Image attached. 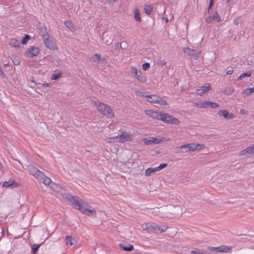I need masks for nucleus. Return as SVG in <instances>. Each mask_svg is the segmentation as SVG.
<instances>
[{
  "label": "nucleus",
  "instance_id": "obj_42",
  "mask_svg": "<svg viewBox=\"0 0 254 254\" xmlns=\"http://www.w3.org/2000/svg\"><path fill=\"white\" fill-rule=\"evenodd\" d=\"M114 49L115 50H119V49H122L121 46V43L118 42L114 45Z\"/></svg>",
  "mask_w": 254,
  "mask_h": 254
},
{
  "label": "nucleus",
  "instance_id": "obj_40",
  "mask_svg": "<svg viewBox=\"0 0 254 254\" xmlns=\"http://www.w3.org/2000/svg\"><path fill=\"white\" fill-rule=\"evenodd\" d=\"M121 46L123 50H126L128 47V44L126 41H123L121 43Z\"/></svg>",
  "mask_w": 254,
  "mask_h": 254
},
{
  "label": "nucleus",
  "instance_id": "obj_27",
  "mask_svg": "<svg viewBox=\"0 0 254 254\" xmlns=\"http://www.w3.org/2000/svg\"><path fill=\"white\" fill-rule=\"evenodd\" d=\"M83 213L86 214L88 215H91L93 213L95 216L96 215V211L94 210V208L92 207H91L90 209H88L87 208L86 211H85V212H84Z\"/></svg>",
  "mask_w": 254,
  "mask_h": 254
},
{
  "label": "nucleus",
  "instance_id": "obj_8",
  "mask_svg": "<svg viewBox=\"0 0 254 254\" xmlns=\"http://www.w3.org/2000/svg\"><path fill=\"white\" fill-rule=\"evenodd\" d=\"M133 135L131 133H128L126 131L122 132L120 135H117L116 138L120 142H124L125 141H130L133 139Z\"/></svg>",
  "mask_w": 254,
  "mask_h": 254
},
{
  "label": "nucleus",
  "instance_id": "obj_57",
  "mask_svg": "<svg viewBox=\"0 0 254 254\" xmlns=\"http://www.w3.org/2000/svg\"><path fill=\"white\" fill-rule=\"evenodd\" d=\"M43 85L44 86L48 87L49 86V83H44V84H43Z\"/></svg>",
  "mask_w": 254,
  "mask_h": 254
},
{
  "label": "nucleus",
  "instance_id": "obj_9",
  "mask_svg": "<svg viewBox=\"0 0 254 254\" xmlns=\"http://www.w3.org/2000/svg\"><path fill=\"white\" fill-rule=\"evenodd\" d=\"M45 46L49 49L53 51L57 50L58 47L56 45L54 39L52 37H50V35L48 37L43 39Z\"/></svg>",
  "mask_w": 254,
  "mask_h": 254
},
{
  "label": "nucleus",
  "instance_id": "obj_52",
  "mask_svg": "<svg viewBox=\"0 0 254 254\" xmlns=\"http://www.w3.org/2000/svg\"><path fill=\"white\" fill-rule=\"evenodd\" d=\"M233 72V68H230V69L227 70V71H226V74L227 75H231L232 74Z\"/></svg>",
  "mask_w": 254,
  "mask_h": 254
},
{
  "label": "nucleus",
  "instance_id": "obj_2",
  "mask_svg": "<svg viewBox=\"0 0 254 254\" xmlns=\"http://www.w3.org/2000/svg\"><path fill=\"white\" fill-rule=\"evenodd\" d=\"M28 171L29 173L34 176L39 181L43 183L45 185L50 184L51 179L46 176L44 174L39 170L37 168L33 166H29Z\"/></svg>",
  "mask_w": 254,
  "mask_h": 254
},
{
  "label": "nucleus",
  "instance_id": "obj_34",
  "mask_svg": "<svg viewBox=\"0 0 254 254\" xmlns=\"http://www.w3.org/2000/svg\"><path fill=\"white\" fill-rule=\"evenodd\" d=\"M212 17H213L214 20H215L217 22L220 21V20H221L220 16L219 14V13H217V12H215L214 13H213Z\"/></svg>",
  "mask_w": 254,
  "mask_h": 254
},
{
  "label": "nucleus",
  "instance_id": "obj_13",
  "mask_svg": "<svg viewBox=\"0 0 254 254\" xmlns=\"http://www.w3.org/2000/svg\"><path fill=\"white\" fill-rule=\"evenodd\" d=\"M119 247L125 251L130 252L134 249L133 245L125 242V243H120L119 245Z\"/></svg>",
  "mask_w": 254,
  "mask_h": 254
},
{
  "label": "nucleus",
  "instance_id": "obj_14",
  "mask_svg": "<svg viewBox=\"0 0 254 254\" xmlns=\"http://www.w3.org/2000/svg\"><path fill=\"white\" fill-rule=\"evenodd\" d=\"M218 115L220 117H223L226 119H231L233 118V115L229 113L226 110H221L218 112Z\"/></svg>",
  "mask_w": 254,
  "mask_h": 254
},
{
  "label": "nucleus",
  "instance_id": "obj_59",
  "mask_svg": "<svg viewBox=\"0 0 254 254\" xmlns=\"http://www.w3.org/2000/svg\"><path fill=\"white\" fill-rule=\"evenodd\" d=\"M244 110H242L241 111V113L242 114H244Z\"/></svg>",
  "mask_w": 254,
  "mask_h": 254
},
{
  "label": "nucleus",
  "instance_id": "obj_28",
  "mask_svg": "<svg viewBox=\"0 0 254 254\" xmlns=\"http://www.w3.org/2000/svg\"><path fill=\"white\" fill-rule=\"evenodd\" d=\"M11 59L13 61L14 64L17 65L20 64V61L18 57L15 55H12L11 57Z\"/></svg>",
  "mask_w": 254,
  "mask_h": 254
},
{
  "label": "nucleus",
  "instance_id": "obj_41",
  "mask_svg": "<svg viewBox=\"0 0 254 254\" xmlns=\"http://www.w3.org/2000/svg\"><path fill=\"white\" fill-rule=\"evenodd\" d=\"M157 64L161 66V67H164V66L166 65V63L165 61L164 60H160L157 62Z\"/></svg>",
  "mask_w": 254,
  "mask_h": 254
},
{
  "label": "nucleus",
  "instance_id": "obj_54",
  "mask_svg": "<svg viewBox=\"0 0 254 254\" xmlns=\"http://www.w3.org/2000/svg\"><path fill=\"white\" fill-rule=\"evenodd\" d=\"M191 253L192 254H201L202 252H200V251L197 250H192L191 251Z\"/></svg>",
  "mask_w": 254,
  "mask_h": 254
},
{
  "label": "nucleus",
  "instance_id": "obj_29",
  "mask_svg": "<svg viewBox=\"0 0 254 254\" xmlns=\"http://www.w3.org/2000/svg\"><path fill=\"white\" fill-rule=\"evenodd\" d=\"M64 24L65 25L66 27L68 28L70 31H74L75 28L74 27V25L73 24L68 21H65L64 22Z\"/></svg>",
  "mask_w": 254,
  "mask_h": 254
},
{
  "label": "nucleus",
  "instance_id": "obj_30",
  "mask_svg": "<svg viewBox=\"0 0 254 254\" xmlns=\"http://www.w3.org/2000/svg\"><path fill=\"white\" fill-rule=\"evenodd\" d=\"M144 9L145 13L148 14L152 11V7L151 5L146 4L144 5Z\"/></svg>",
  "mask_w": 254,
  "mask_h": 254
},
{
  "label": "nucleus",
  "instance_id": "obj_17",
  "mask_svg": "<svg viewBox=\"0 0 254 254\" xmlns=\"http://www.w3.org/2000/svg\"><path fill=\"white\" fill-rule=\"evenodd\" d=\"M2 186L5 188H14L18 187V184L12 180H9L3 183Z\"/></svg>",
  "mask_w": 254,
  "mask_h": 254
},
{
  "label": "nucleus",
  "instance_id": "obj_6",
  "mask_svg": "<svg viewBox=\"0 0 254 254\" xmlns=\"http://www.w3.org/2000/svg\"><path fill=\"white\" fill-rule=\"evenodd\" d=\"M130 72L132 77L135 78L139 82L145 83L147 81L145 76L142 75L141 71L138 70L136 67L134 66H131L130 67Z\"/></svg>",
  "mask_w": 254,
  "mask_h": 254
},
{
  "label": "nucleus",
  "instance_id": "obj_37",
  "mask_svg": "<svg viewBox=\"0 0 254 254\" xmlns=\"http://www.w3.org/2000/svg\"><path fill=\"white\" fill-rule=\"evenodd\" d=\"M30 39V36L28 35H25V36L23 38L21 43L23 45H25L28 41Z\"/></svg>",
  "mask_w": 254,
  "mask_h": 254
},
{
  "label": "nucleus",
  "instance_id": "obj_10",
  "mask_svg": "<svg viewBox=\"0 0 254 254\" xmlns=\"http://www.w3.org/2000/svg\"><path fill=\"white\" fill-rule=\"evenodd\" d=\"M183 51L186 54L190 55L194 59H196L200 54V51L191 49L187 47L184 48Z\"/></svg>",
  "mask_w": 254,
  "mask_h": 254
},
{
  "label": "nucleus",
  "instance_id": "obj_51",
  "mask_svg": "<svg viewBox=\"0 0 254 254\" xmlns=\"http://www.w3.org/2000/svg\"><path fill=\"white\" fill-rule=\"evenodd\" d=\"M143 140L146 144H150L152 143V139H147V138H145Z\"/></svg>",
  "mask_w": 254,
  "mask_h": 254
},
{
  "label": "nucleus",
  "instance_id": "obj_56",
  "mask_svg": "<svg viewBox=\"0 0 254 254\" xmlns=\"http://www.w3.org/2000/svg\"><path fill=\"white\" fill-rule=\"evenodd\" d=\"M0 76L2 78H5V75L4 73L3 72V71H2V69L1 70V71H0Z\"/></svg>",
  "mask_w": 254,
  "mask_h": 254
},
{
  "label": "nucleus",
  "instance_id": "obj_47",
  "mask_svg": "<svg viewBox=\"0 0 254 254\" xmlns=\"http://www.w3.org/2000/svg\"><path fill=\"white\" fill-rule=\"evenodd\" d=\"M208 248L211 251H216L217 252H219L220 247H209Z\"/></svg>",
  "mask_w": 254,
  "mask_h": 254
},
{
  "label": "nucleus",
  "instance_id": "obj_61",
  "mask_svg": "<svg viewBox=\"0 0 254 254\" xmlns=\"http://www.w3.org/2000/svg\"><path fill=\"white\" fill-rule=\"evenodd\" d=\"M201 254H206V253H201Z\"/></svg>",
  "mask_w": 254,
  "mask_h": 254
},
{
  "label": "nucleus",
  "instance_id": "obj_19",
  "mask_svg": "<svg viewBox=\"0 0 254 254\" xmlns=\"http://www.w3.org/2000/svg\"><path fill=\"white\" fill-rule=\"evenodd\" d=\"M66 245L75 247L76 245V241L71 236H67L65 238Z\"/></svg>",
  "mask_w": 254,
  "mask_h": 254
},
{
  "label": "nucleus",
  "instance_id": "obj_43",
  "mask_svg": "<svg viewBox=\"0 0 254 254\" xmlns=\"http://www.w3.org/2000/svg\"><path fill=\"white\" fill-rule=\"evenodd\" d=\"M167 166V164L166 163L161 164L158 167H156V170H157V171H159L161 170V169H163L164 168L166 167Z\"/></svg>",
  "mask_w": 254,
  "mask_h": 254
},
{
  "label": "nucleus",
  "instance_id": "obj_39",
  "mask_svg": "<svg viewBox=\"0 0 254 254\" xmlns=\"http://www.w3.org/2000/svg\"><path fill=\"white\" fill-rule=\"evenodd\" d=\"M134 18L136 21L140 20V17L138 10H135L134 12Z\"/></svg>",
  "mask_w": 254,
  "mask_h": 254
},
{
  "label": "nucleus",
  "instance_id": "obj_12",
  "mask_svg": "<svg viewBox=\"0 0 254 254\" xmlns=\"http://www.w3.org/2000/svg\"><path fill=\"white\" fill-rule=\"evenodd\" d=\"M211 89V86L209 83H206L205 85L200 86L199 88L196 90V93L199 95H202V94L207 92Z\"/></svg>",
  "mask_w": 254,
  "mask_h": 254
},
{
  "label": "nucleus",
  "instance_id": "obj_55",
  "mask_svg": "<svg viewBox=\"0 0 254 254\" xmlns=\"http://www.w3.org/2000/svg\"><path fill=\"white\" fill-rule=\"evenodd\" d=\"M117 0H108V2L110 5H113Z\"/></svg>",
  "mask_w": 254,
  "mask_h": 254
},
{
  "label": "nucleus",
  "instance_id": "obj_32",
  "mask_svg": "<svg viewBox=\"0 0 254 254\" xmlns=\"http://www.w3.org/2000/svg\"><path fill=\"white\" fill-rule=\"evenodd\" d=\"M243 92L247 95H250L252 93L254 92V87L249 88L245 90Z\"/></svg>",
  "mask_w": 254,
  "mask_h": 254
},
{
  "label": "nucleus",
  "instance_id": "obj_18",
  "mask_svg": "<svg viewBox=\"0 0 254 254\" xmlns=\"http://www.w3.org/2000/svg\"><path fill=\"white\" fill-rule=\"evenodd\" d=\"M39 34L42 36L43 39L48 37L49 36L47 31V28L45 26H41L39 27Z\"/></svg>",
  "mask_w": 254,
  "mask_h": 254
},
{
  "label": "nucleus",
  "instance_id": "obj_20",
  "mask_svg": "<svg viewBox=\"0 0 254 254\" xmlns=\"http://www.w3.org/2000/svg\"><path fill=\"white\" fill-rule=\"evenodd\" d=\"M152 97L155 98V99H153V100H151L153 103H158L160 105H167L166 101L163 100L162 98L158 96H153Z\"/></svg>",
  "mask_w": 254,
  "mask_h": 254
},
{
  "label": "nucleus",
  "instance_id": "obj_5",
  "mask_svg": "<svg viewBox=\"0 0 254 254\" xmlns=\"http://www.w3.org/2000/svg\"><path fill=\"white\" fill-rule=\"evenodd\" d=\"M94 104L101 114L108 118L114 117L113 111L110 106L102 102H99L97 104V102H94Z\"/></svg>",
  "mask_w": 254,
  "mask_h": 254
},
{
  "label": "nucleus",
  "instance_id": "obj_63",
  "mask_svg": "<svg viewBox=\"0 0 254 254\" xmlns=\"http://www.w3.org/2000/svg\"><path fill=\"white\" fill-rule=\"evenodd\" d=\"M1 165L0 164V167H1Z\"/></svg>",
  "mask_w": 254,
  "mask_h": 254
},
{
  "label": "nucleus",
  "instance_id": "obj_62",
  "mask_svg": "<svg viewBox=\"0 0 254 254\" xmlns=\"http://www.w3.org/2000/svg\"><path fill=\"white\" fill-rule=\"evenodd\" d=\"M231 0H227V2H229Z\"/></svg>",
  "mask_w": 254,
  "mask_h": 254
},
{
  "label": "nucleus",
  "instance_id": "obj_21",
  "mask_svg": "<svg viewBox=\"0 0 254 254\" xmlns=\"http://www.w3.org/2000/svg\"><path fill=\"white\" fill-rule=\"evenodd\" d=\"M102 40L104 44L107 45H111L113 42V39L112 38L109 37L108 35L105 36V33L103 34Z\"/></svg>",
  "mask_w": 254,
  "mask_h": 254
},
{
  "label": "nucleus",
  "instance_id": "obj_60",
  "mask_svg": "<svg viewBox=\"0 0 254 254\" xmlns=\"http://www.w3.org/2000/svg\"><path fill=\"white\" fill-rule=\"evenodd\" d=\"M186 150H188V149H183L182 150L183 151H186Z\"/></svg>",
  "mask_w": 254,
  "mask_h": 254
},
{
  "label": "nucleus",
  "instance_id": "obj_1",
  "mask_svg": "<svg viewBox=\"0 0 254 254\" xmlns=\"http://www.w3.org/2000/svg\"><path fill=\"white\" fill-rule=\"evenodd\" d=\"M62 197L65 201L70 202L76 209L83 213L88 206V203L83 200L78 201L74 197L68 193H62Z\"/></svg>",
  "mask_w": 254,
  "mask_h": 254
},
{
  "label": "nucleus",
  "instance_id": "obj_38",
  "mask_svg": "<svg viewBox=\"0 0 254 254\" xmlns=\"http://www.w3.org/2000/svg\"><path fill=\"white\" fill-rule=\"evenodd\" d=\"M41 245H36V244H34L32 246V252L33 253V254H34L35 253H36L38 249L39 248V247H40Z\"/></svg>",
  "mask_w": 254,
  "mask_h": 254
},
{
  "label": "nucleus",
  "instance_id": "obj_49",
  "mask_svg": "<svg viewBox=\"0 0 254 254\" xmlns=\"http://www.w3.org/2000/svg\"><path fill=\"white\" fill-rule=\"evenodd\" d=\"M240 21H241V19H240V17H236L234 21V23L236 25H238L240 22Z\"/></svg>",
  "mask_w": 254,
  "mask_h": 254
},
{
  "label": "nucleus",
  "instance_id": "obj_48",
  "mask_svg": "<svg viewBox=\"0 0 254 254\" xmlns=\"http://www.w3.org/2000/svg\"><path fill=\"white\" fill-rule=\"evenodd\" d=\"M161 141V139H158L157 138H152V142L155 144L159 143Z\"/></svg>",
  "mask_w": 254,
  "mask_h": 254
},
{
  "label": "nucleus",
  "instance_id": "obj_36",
  "mask_svg": "<svg viewBox=\"0 0 254 254\" xmlns=\"http://www.w3.org/2000/svg\"><path fill=\"white\" fill-rule=\"evenodd\" d=\"M208 107L210 106L211 108H216L219 106V105L215 102H213L211 101H208Z\"/></svg>",
  "mask_w": 254,
  "mask_h": 254
},
{
  "label": "nucleus",
  "instance_id": "obj_16",
  "mask_svg": "<svg viewBox=\"0 0 254 254\" xmlns=\"http://www.w3.org/2000/svg\"><path fill=\"white\" fill-rule=\"evenodd\" d=\"M145 113L147 116L151 117L152 119L159 120L161 113L152 110H146Z\"/></svg>",
  "mask_w": 254,
  "mask_h": 254
},
{
  "label": "nucleus",
  "instance_id": "obj_23",
  "mask_svg": "<svg viewBox=\"0 0 254 254\" xmlns=\"http://www.w3.org/2000/svg\"><path fill=\"white\" fill-rule=\"evenodd\" d=\"M208 101L199 102L195 103V106L200 108H206L208 107Z\"/></svg>",
  "mask_w": 254,
  "mask_h": 254
},
{
  "label": "nucleus",
  "instance_id": "obj_22",
  "mask_svg": "<svg viewBox=\"0 0 254 254\" xmlns=\"http://www.w3.org/2000/svg\"><path fill=\"white\" fill-rule=\"evenodd\" d=\"M232 250V247L227 246H220L219 252L227 253L230 252Z\"/></svg>",
  "mask_w": 254,
  "mask_h": 254
},
{
  "label": "nucleus",
  "instance_id": "obj_46",
  "mask_svg": "<svg viewBox=\"0 0 254 254\" xmlns=\"http://www.w3.org/2000/svg\"><path fill=\"white\" fill-rule=\"evenodd\" d=\"M142 68L144 70H146L147 69L149 68L150 64L149 63H146L142 64Z\"/></svg>",
  "mask_w": 254,
  "mask_h": 254
},
{
  "label": "nucleus",
  "instance_id": "obj_26",
  "mask_svg": "<svg viewBox=\"0 0 254 254\" xmlns=\"http://www.w3.org/2000/svg\"><path fill=\"white\" fill-rule=\"evenodd\" d=\"M9 44L14 47H18L20 45V43L18 40L16 39H11L10 41Z\"/></svg>",
  "mask_w": 254,
  "mask_h": 254
},
{
  "label": "nucleus",
  "instance_id": "obj_15",
  "mask_svg": "<svg viewBox=\"0 0 254 254\" xmlns=\"http://www.w3.org/2000/svg\"><path fill=\"white\" fill-rule=\"evenodd\" d=\"M253 153H254V145L250 146L246 148V149L242 150L240 152L239 155L243 156Z\"/></svg>",
  "mask_w": 254,
  "mask_h": 254
},
{
  "label": "nucleus",
  "instance_id": "obj_25",
  "mask_svg": "<svg viewBox=\"0 0 254 254\" xmlns=\"http://www.w3.org/2000/svg\"><path fill=\"white\" fill-rule=\"evenodd\" d=\"M52 188L54 190L57 192H60L61 190H62V189L59 184H56L54 183H52Z\"/></svg>",
  "mask_w": 254,
  "mask_h": 254
},
{
  "label": "nucleus",
  "instance_id": "obj_4",
  "mask_svg": "<svg viewBox=\"0 0 254 254\" xmlns=\"http://www.w3.org/2000/svg\"><path fill=\"white\" fill-rule=\"evenodd\" d=\"M141 227L144 231H146L148 233H158V232L162 233L165 232L167 228L165 226L161 227L153 222H147L142 224Z\"/></svg>",
  "mask_w": 254,
  "mask_h": 254
},
{
  "label": "nucleus",
  "instance_id": "obj_53",
  "mask_svg": "<svg viewBox=\"0 0 254 254\" xmlns=\"http://www.w3.org/2000/svg\"><path fill=\"white\" fill-rule=\"evenodd\" d=\"M213 4V1H212V0H210L209 6H208V13L209 12V10L211 8Z\"/></svg>",
  "mask_w": 254,
  "mask_h": 254
},
{
  "label": "nucleus",
  "instance_id": "obj_35",
  "mask_svg": "<svg viewBox=\"0 0 254 254\" xmlns=\"http://www.w3.org/2000/svg\"><path fill=\"white\" fill-rule=\"evenodd\" d=\"M101 56L100 54H96L94 55L93 57V59H94V61L96 63H99L100 60H101Z\"/></svg>",
  "mask_w": 254,
  "mask_h": 254
},
{
  "label": "nucleus",
  "instance_id": "obj_11",
  "mask_svg": "<svg viewBox=\"0 0 254 254\" xmlns=\"http://www.w3.org/2000/svg\"><path fill=\"white\" fill-rule=\"evenodd\" d=\"M39 53V49L38 47H32L27 49V51L25 53V55L26 57L32 58L37 56Z\"/></svg>",
  "mask_w": 254,
  "mask_h": 254
},
{
  "label": "nucleus",
  "instance_id": "obj_31",
  "mask_svg": "<svg viewBox=\"0 0 254 254\" xmlns=\"http://www.w3.org/2000/svg\"><path fill=\"white\" fill-rule=\"evenodd\" d=\"M252 74V72L250 71H248L247 72H245L242 73L238 78L239 80H242L245 77H250Z\"/></svg>",
  "mask_w": 254,
  "mask_h": 254
},
{
  "label": "nucleus",
  "instance_id": "obj_50",
  "mask_svg": "<svg viewBox=\"0 0 254 254\" xmlns=\"http://www.w3.org/2000/svg\"><path fill=\"white\" fill-rule=\"evenodd\" d=\"M213 20V17L211 16H208L206 18V21L208 23H211L212 22V21Z\"/></svg>",
  "mask_w": 254,
  "mask_h": 254
},
{
  "label": "nucleus",
  "instance_id": "obj_24",
  "mask_svg": "<svg viewBox=\"0 0 254 254\" xmlns=\"http://www.w3.org/2000/svg\"><path fill=\"white\" fill-rule=\"evenodd\" d=\"M157 170H156V168H149L145 170V174L146 176H150L152 175L153 174L155 173L156 172H157Z\"/></svg>",
  "mask_w": 254,
  "mask_h": 254
},
{
  "label": "nucleus",
  "instance_id": "obj_7",
  "mask_svg": "<svg viewBox=\"0 0 254 254\" xmlns=\"http://www.w3.org/2000/svg\"><path fill=\"white\" fill-rule=\"evenodd\" d=\"M159 120L168 124L178 125L180 123V121L177 118H174L167 113H161Z\"/></svg>",
  "mask_w": 254,
  "mask_h": 254
},
{
  "label": "nucleus",
  "instance_id": "obj_3",
  "mask_svg": "<svg viewBox=\"0 0 254 254\" xmlns=\"http://www.w3.org/2000/svg\"><path fill=\"white\" fill-rule=\"evenodd\" d=\"M204 144L190 143L179 146L177 153H187L189 151H194L201 150L204 147Z\"/></svg>",
  "mask_w": 254,
  "mask_h": 254
},
{
  "label": "nucleus",
  "instance_id": "obj_58",
  "mask_svg": "<svg viewBox=\"0 0 254 254\" xmlns=\"http://www.w3.org/2000/svg\"><path fill=\"white\" fill-rule=\"evenodd\" d=\"M31 82L34 83L35 85H36V83H35V82L34 81V80H31Z\"/></svg>",
  "mask_w": 254,
  "mask_h": 254
},
{
  "label": "nucleus",
  "instance_id": "obj_33",
  "mask_svg": "<svg viewBox=\"0 0 254 254\" xmlns=\"http://www.w3.org/2000/svg\"><path fill=\"white\" fill-rule=\"evenodd\" d=\"M234 92V89L232 87H227L224 92L226 94L230 95Z\"/></svg>",
  "mask_w": 254,
  "mask_h": 254
},
{
  "label": "nucleus",
  "instance_id": "obj_44",
  "mask_svg": "<svg viewBox=\"0 0 254 254\" xmlns=\"http://www.w3.org/2000/svg\"><path fill=\"white\" fill-rule=\"evenodd\" d=\"M153 96H156L155 95L145 96V97L147 98V101L149 102H150V103H152V102H151V100H153V99H155V97H152Z\"/></svg>",
  "mask_w": 254,
  "mask_h": 254
},
{
  "label": "nucleus",
  "instance_id": "obj_45",
  "mask_svg": "<svg viewBox=\"0 0 254 254\" xmlns=\"http://www.w3.org/2000/svg\"><path fill=\"white\" fill-rule=\"evenodd\" d=\"M61 73H59L58 74H53L52 75L51 79L52 80H57L58 78H59L61 76Z\"/></svg>",
  "mask_w": 254,
  "mask_h": 254
}]
</instances>
